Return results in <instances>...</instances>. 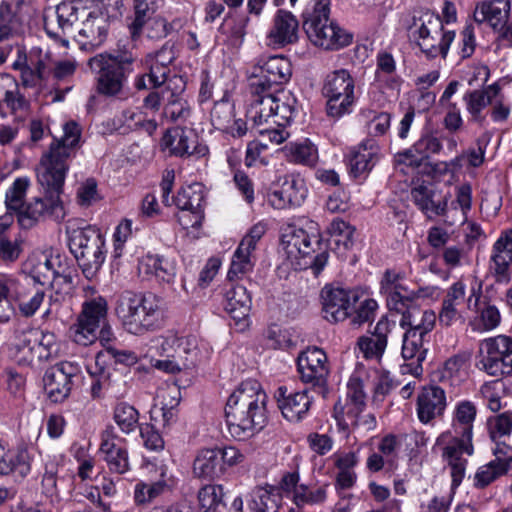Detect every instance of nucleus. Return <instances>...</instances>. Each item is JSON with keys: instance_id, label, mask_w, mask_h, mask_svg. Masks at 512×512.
Segmentation results:
<instances>
[{"instance_id": "1", "label": "nucleus", "mask_w": 512, "mask_h": 512, "mask_svg": "<svg viewBox=\"0 0 512 512\" xmlns=\"http://www.w3.org/2000/svg\"><path fill=\"white\" fill-rule=\"evenodd\" d=\"M81 138V128L75 121L63 125V136L54 138L41 156L37 168V181L43 190L42 197H36L25 204L30 181L26 177L14 180L7 189L5 205L10 215H15L19 225L30 229L40 222L52 220L60 223L66 216L61 199L63 186L70 161L76 156Z\"/></svg>"}, {"instance_id": "2", "label": "nucleus", "mask_w": 512, "mask_h": 512, "mask_svg": "<svg viewBox=\"0 0 512 512\" xmlns=\"http://www.w3.org/2000/svg\"><path fill=\"white\" fill-rule=\"evenodd\" d=\"M267 395L254 379L241 382L229 396L225 419L230 436L244 441L262 430L266 422Z\"/></svg>"}, {"instance_id": "3", "label": "nucleus", "mask_w": 512, "mask_h": 512, "mask_svg": "<svg viewBox=\"0 0 512 512\" xmlns=\"http://www.w3.org/2000/svg\"><path fill=\"white\" fill-rule=\"evenodd\" d=\"M135 57L131 53H99L87 65L96 74L95 91L100 96L123 100L129 96L128 78L133 73Z\"/></svg>"}, {"instance_id": "4", "label": "nucleus", "mask_w": 512, "mask_h": 512, "mask_svg": "<svg viewBox=\"0 0 512 512\" xmlns=\"http://www.w3.org/2000/svg\"><path fill=\"white\" fill-rule=\"evenodd\" d=\"M115 311L125 330L134 335L159 328L164 316L161 300L151 293L125 291L119 296Z\"/></svg>"}, {"instance_id": "5", "label": "nucleus", "mask_w": 512, "mask_h": 512, "mask_svg": "<svg viewBox=\"0 0 512 512\" xmlns=\"http://www.w3.org/2000/svg\"><path fill=\"white\" fill-rule=\"evenodd\" d=\"M251 103L247 117L257 127L274 124L286 127L294 114L295 98L283 89L268 90L249 88Z\"/></svg>"}, {"instance_id": "6", "label": "nucleus", "mask_w": 512, "mask_h": 512, "mask_svg": "<svg viewBox=\"0 0 512 512\" xmlns=\"http://www.w3.org/2000/svg\"><path fill=\"white\" fill-rule=\"evenodd\" d=\"M328 0H319L303 12V29L309 40L325 50H338L352 42V35L329 18Z\"/></svg>"}, {"instance_id": "7", "label": "nucleus", "mask_w": 512, "mask_h": 512, "mask_svg": "<svg viewBox=\"0 0 512 512\" xmlns=\"http://www.w3.org/2000/svg\"><path fill=\"white\" fill-rule=\"evenodd\" d=\"M83 291L85 300L69 334L76 344L88 346L97 341L98 330L107 321L108 304L93 286H86Z\"/></svg>"}, {"instance_id": "8", "label": "nucleus", "mask_w": 512, "mask_h": 512, "mask_svg": "<svg viewBox=\"0 0 512 512\" xmlns=\"http://www.w3.org/2000/svg\"><path fill=\"white\" fill-rule=\"evenodd\" d=\"M153 342L158 354L165 357L163 360H156L154 367L157 369L175 373L194 367L198 361L199 349L195 336L179 337L171 334L158 337Z\"/></svg>"}, {"instance_id": "9", "label": "nucleus", "mask_w": 512, "mask_h": 512, "mask_svg": "<svg viewBox=\"0 0 512 512\" xmlns=\"http://www.w3.org/2000/svg\"><path fill=\"white\" fill-rule=\"evenodd\" d=\"M412 29L416 44L428 58L446 57L455 32L444 29L440 16L426 11L414 19Z\"/></svg>"}, {"instance_id": "10", "label": "nucleus", "mask_w": 512, "mask_h": 512, "mask_svg": "<svg viewBox=\"0 0 512 512\" xmlns=\"http://www.w3.org/2000/svg\"><path fill=\"white\" fill-rule=\"evenodd\" d=\"M69 246L85 277L92 279L105 261V240L99 230L91 226L74 230Z\"/></svg>"}, {"instance_id": "11", "label": "nucleus", "mask_w": 512, "mask_h": 512, "mask_svg": "<svg viewBox=\"0 0 512 512\" xmlns=\"http://www.w3.org/2000/svg\"><path fill=\"white\" fill-rule=\"evenodd\" d=\"M472 437L466 429V432L448 430L441 433L436 439L434 448H441L442 458L451 468L453 488L458 487L465 476L467 460L463 458V455L471 456L474 453Z\"/></svg>"}, {"instance_id": "12", "label": "nucleus", "mask_w": 512, "mask_h": 512, "mask_svg": "<svg viewBox=\"0 0 512 512\" xmlns=\"http://www.w3.org/2000/svg\"><path fill=\"white\" fill-rule=\"evenodd\" d=\"M355 80L348 70L339 69L326 76L322 93L327 99V114L334 118L351 112L355 102Z\"/></svg>"}, {"instance_id": "13", "label": "nucleus", "mask_w": 512, "mask_h": 512, "mask_svg": "<svg viewBox=\"0 0 512 512\" xmlns=\"http://www.w3.org/2000/svg\"><path fill=\"white\" fill-rule=\"evenodd\" d=\"M479 365L490 376L501 378L512 374V338L498 335L483 340Z\"/></svg>"}, {"instance_id": "14", "label": "nucleus", "mask_w": 512, "mask_h": 512, "mask_svg": "<svg viewBox=\"0 0 512 512\" xmlns=\"http://www.w3.org/2000/svg\"><path fill=\"white\" fill-rule=\"evenodd\" d=\"M292 75L291 63L284 56L261 57L251 68L249 88L276 90Z\"/></svg>"}, {"instance_id": "15", "label": "nucleus", "mask_w": 512, "mask_h": 512, "mask_svg": "<svg viewBox=\"0 0 512 512\" xmlns=\"http://www.w3.org/2000/svg\"><path fill=\"white\" fill-rule=\"evenodd\" d=\"M297 369L303 383L310 384L318 394L326 397L329 366L327 355L321 348L313 346L302 351L297 357Z\"/></svg>"}, {"instance_id": "16", "label": "nucleus", "mask_w": 512, "mask_h": 512, "mask_svg": "<svg viewBox=\"0 0 512 512\" xmlns=\"http://www.w3.org/2000/svg\"><path fill=\"white\" fill-rule=\"evenodd\" d=\"M81 374V366L77 362L61 361L49 367L43 376L44 390L54 403L67 399L74 385V379Z\"/></svg>"}, {"instance_id": "17", "label": "nucleus", "mask_w": 512, "mask_h": 512, "mask_svg": "<svg viewBox=\"0 0 512 512\" xmlns=\"http://www.w3.org/2000/svg\"><path fill=\"white\" fill-rule=\"evenodd\" d=\"M174 203L180 210L177 215L179 224L184 228H195L201 225L204 218V187L200 183L182 187L176 197Z\"/></svg>"}, {"instance_id": "18", "label": "nucleus", "mask_w": 512, "mask_h": 512, "mask_svg": "<svg viewBox=\"0 0 512 512\" xmlns=\"http://www.w3.org/2000/svg\"><path fill=\"white\" fill-rule=\"evenodd\" d=\"M322 312L324 318L337 323L351 316V311L359 300L355 290L326 286L322 289Z\"/></svg>"}, {"instance_id": "19", "label": "nucleus", "mask_w": 512, "mask_h": 512, "mask_svg": "<svg viewBox=\"0 0 512 512\" xmlns=\"http://www.w3.org/2000/svg\"><path fill=\"white\" fill-rule=\"evenodd\" d=\"M18 59L13 63L14 69L22 72V78L26 85H36L38 82L48 79L51 74L54 61L51 53L41 48H32L29 55H21L22 51L17 46Z\"/></svg>"}, {"instance_id": "20", "label": "nucleus", "mask_w": 512, "mask_h": 512, "mask_svg": "<svg viewBox=\"0 0 512 512\" xmlns=\"http://www.w3.org/2000/svg\"><path fill=\"white\" fill-rule=\"evenodd\" d=\"M162 144L169 149L171 155L177 157L200 158L208 154V147L200 143L199 137L193 129L175 127L166 132Z\"/></svg>"}, {"instance_id": "21", "label": "nucleus", "mask_w": 512, "mask_h": 512, "mask_svg": "<svg viewBox=\"0 0 512 512\" xmlns=\"http://www.w3.org/2000/svg\"><path fill=\"white\" fill-rule=\"evenodd\" d=\"M401 315L399 325L405 329V333H413L419 336H427L435 327L437 315L431 309H422L412 299L395 310Z\"/></svg>"}, {"instance_id": "22", "label": "nucleus", "mask_w": 512, "mask_h": 512, "mask_svg": "<svg viewBox=\"0 0 512 512\" xmlns=\"http://www.w3.org/2000/svg\"><path fill=\"white\" fill-rule=\"evenodd\" d=\"M278 408L285 419L290 422H299L308 413L312 397L308 395V390L294 391L287 386H280L274 394Z\"/></svg>"}, {"instance_id": "23", "label": "nucleus", "mask_w": 512, "mask_h": 512, "mask_svg": "<svg viewBox=\"0 0 512 512\" xmlns=\"http://www.w3.org/2000/svg\"><path fill=\"white\" fill-rule=\"evenodd\" d=\"M307 195L305 183L294 176L284 177L279 188L268 194V202L275 209H286L300 206Z\"/></svg>"}, {"instance_id": "24", "label": "nucleus", "mask_w": 512, "mask_h": 512, "mask_svg": "<svg viewBox=\"0 0 512 512\" xmlns=\"http://www.w3.org/2000/svg\"><path fill=\"white\" fill-rule=\"evenodd\" d=\"M512 263V229L502 232L493 245L490 271L497 283L510 281L509 266Z\"/></svg>"}, {"instance_id": "25", "label": "nucleus", "mask_w": 512, "mask_h": 512, "mask_svg": "<svg viewBox=\"0 0 512 512\" xmlns=\"http://www.w3.org/2000/svg\"><path fill=\"white\" fill-rule=\"evenodd\" d=\"M299 22L289 11L279 9L267 34L268 44L284 47L298 40Z\"/></svg>"}, {"instance_id": "26", "label": "nucleus", "mask_w": 512, "mask_h": 512, "mask_svg": "<svg viewBox=\"0 0 512 512\" xmlns=\"http://www.w3.org/2000/svg\"><path fill=\"white\" fill-rule=\"evenodd\" d=\"M445 408V392L438 386L424 387L417 397V416L423 424L441 416Z\"/></svg>"}, {"instance_id": "27", "label": "nucleus", "mask_w": 512, "mask_h": 512, "mask_svg": "<svg viewBox=\"0 0 512 512\" xmlns=\"http://www.w3.org/2000/svg\"><path fill=\"white\" fill-rule=\"evenodd\" d=\"M391 331V324L387 318H381L371 336H362L357 341V346L365 359L379 361L387 347V337Z\"/></svg>"}, {"instance_id": "28", "label": "nucleus", "mask_w": 512, "mask_h": 512, "mask_svg": "<svg viewBox=\"0 0 512 512\" xmlns=\"http://www.w3.org/2000/svg\"><path fill=\"white\" fill-rule=\"evenodd\" d=\"M85 18L79 30L77 41L82 49H93L101 46L107 38L110 26L103 17L97 16L93 11L87 12Z\"/></svg>"}, {"instance_id": "29", "label": "nucleus", "mask_w": 512, "mask_h": 512, "mask_svg": "<svg viewBox=\"0 0 512 512\" xmlns=\"http://www.w3.org/2000/svg\"><path fill=\"white\" fill-rule=\"evenodd\" d=\"M509 14V0H484L476 5L473 18L476 23L487 22L494 30H497L507 23Z\"/></svg>"}, {"instance_id": "30", "label": "nucleus", "mask_w": 512, "mask_h": 512, "mask_svg": "<svg viewBox=\"0 0 512 512\" xmlns=\"http://www.w3.org/2000/svg\"><path fill=\"white\" fill-rule=\"evenodd\" d=\"M465 290L466 287L462 281H457L448 288L437 316L441 326L451 327L458 320H462L458 308L465 300Z\"/></svg>"}, {"instance_id": "31", "label": "nucleus", "mask_w": 512, "mask_h": 512, "mask_svg": "<svg viewBox=\"0 0 512 512\" xmlns=\"http://www.w3.org/2000/svg\"><path fill=\"white\" fill-rule=\"evenodd\" d=\"M404 274L395 270H386L382 279L380 292L386 297L390 310H399L411 299L406 295L407 288L403 284Z\"/></svg>"}, {"instance_id": "32", "label": "nucleus", "mask_w": 512, "mask_h": 512, "mask_svg": "<svg viewBox=\"0 0 512 512\" xmlns=\"http://www.w3.org/2000/svg\"><path fill=\"white\" fill-rule=\"evenodd\" d=\"M496 459L481 466L475 474V486L485 488L497 478L512 472V455L505 456L501 448L494 451Z\"/></svg>"}, {"instance_id": "33", "label": "nucleus", "mask_w": 512, "mask_h": 512, "mask_svg": "<svg viewBox=\"0 0 512 512\" xmlns=\"http://www.w3.org/2000/svg\"><path fill=\"white\" fill-rule=\"evenodd\" d=\"M282 245L287 259L296 267H302L300 260L312 251L311 238L303 229H293L290 233L284 234Z\"/></svg>"}, {"instance_id": "34", "label": "nucleus", "mask_w": 512, "mask_h": 512, "mask_svg": "<svg viewBox=\"0 0 512 512\" xmlns=\"http://www.w3.org/2000/svg\"><path fill=\"white\" fill-rule=\"evenodd\" d=\"M224 472L218 447L206 448L198 452L193 463L195 476L204 479H215L222 476Z\"/></svg>"}, {"instance_id": "35", "label": "nucleus", "mask_w": 512, "mask_h": 512, "mask_svg": "<svg viewBox=\"0 0 512 512\" xmlns=\"http://www.w3.org/2000/svg\"><path fill=\"white\" fill-rule=\"evenodd\" d=\"M100 451L111 472L124 474L130 469L128 452L126 447L117 437L102 440Z\"/></svg>"}, {"instance_id": "36", "label": "nucleus", "mask_w": 512, "mask_h": 512, "mask_svg": "<svg viewBox=\"0 0 512 512\" xmlns=\"http://www.w3.org/2000/svg\"><path fill=\"white\" fill-rule=\"evenodd\" d=\"M348 166L353 177H360L372 170L377 161V148L368 142L362 143L350 150Z\"/></svg>"}, {"instance_id": "37", "label": "nucleus", "mask_w": 512, "mask_h": 512, "mask_svg": "<svg viewBox=\"0 0 512 512\" xmlns=\"http://www.w3.org/2000/svg\"><path fill=\"white\" fill-rule=\"evenodd\" d=\"M226 312L237 322L245 320L251 308V296L246 287L235 285L226 292Z\"/></svg>"}, {"instance_id": "38", "label": "nucleus", "mask_w": 512, "mask_h": 512, "mask_svg": "<svg viewBox=\"0 0 512 512\" xmlns=\"http://www.w3.org/2000/svg\"><path fill=\"white\" fill-rule=\"evenodd\" d=\"M0 89L4 90L3 98L0 100V115L2 117L6 116L5 107L12 114L27 110L29 105L27 100L9 77H0Z\"/></svg>"}, {"instance_id": "39", "label": "nucleus", "mask_w": 512, "mask_h": 512, "mask_svg": "<svg viewBox=\"0 0 512 512\" xmlns=\"http://www.w3.org/2000/svg\"><path fill=\"white\" fill-rule=\"evenodd\" d=\"M365 408L366 404L360 405L348 402H345L344 405L337 402L334 405V418L336 420L338 430L345 438H348L354 422L358 420Z\"/></svg>"}, {"instance_id": "40", "label": "nucleus", "mask_w": 512, "mask_h": 512, "mask_svg": "<svg viewBox=\"0 0 512 512\" xmlns=\"http://www.w3.org/2000/svg\"><path fill=\"white\" fill-rule=\"evenodd\" d=\"M139 271L165 282H170L175 275L174 267L167 260L153 254H147L140 260Z\"/></svg>"}, {"instance_id": "41", "label": "nucleus", "mask_w": 512, "mask_h": 512, "mask_svg": "<svg viewBox=\"0 0 512 512\" xmlns=\"http://www.w3.org/2000/svg\"><path fill=\"white\" fill-rule=\"evenodd\" d=\"M59 263L58 258L49 257L41 254L30 260V274L35 282L45 285L55 280L59 274V270L55 268V264Z\"/></svg>"}, {"instance_id": "42", "label": "nucleus", "mask_w": 512, "mask_h": 512, "mask_svg": "<svg viewBox=\"0 0 512 512\" xmlns=\"http://www.w3.org/2000/svg\"><path fill=\"white\" fill-rule=\"evenodd\" d=\"M23 32L21 18L12 10V7L2 2L0 5V40L13 41Z\"/></svg>"}, {"instance_id": "43", "label": "nucleus", "mask_w": 512, "mask_h": 512, "mask_svg": "<svg viewBox=\"0 0 512 512\" xmlns=\"http://www.w3.org/2000/svg\"><path fill=\"white\" fill-rule=\"evenodd\" d=\"M471 353L467 351L459 352L444 363L443 378H447L452 384H459L468 376L469 361Z\"/></svg>"}, {"instance_id": "44", "label": "nucleus", "mask_w": 512, "mask_h": 512, "mask_svg": "<svg viewBox=\"0 0 512 512\" xmlns=\"http://www.w3.org/2000/svg\"><path fill=\"white\" fill-rule=\"evenodd\" d=\"M163 114L172 122H185L191 115V108L180 93L170 91L167 93Z\"/></svg>"}, {"instance_id": "45", "label": "nucleus", "mask_w": 512, "mask_h": 512, "mask_svg": "<svg viewBox=\"0 0 512 512\" xmlns=\"http://www.w3.org/2000/svg\"><path fill=\"white\" fill-rule=\"evenodd\" d=\"M255 265L254 251L239 244L234 252L230 269L228 271V279L230 281L240 278L244 274L252 271Z\"/></svg>"}, {"instance_id": "46", "label": "nucleus", "mask_w": 512, "mask_h": 512, "mask_svg": "<svg viewBox=\"0 0 512 512\" xmlns=\"http://www.w3.org/2000/svg\"><path fill=\"white\" fill-rule=\"evenodd\" d=\"M425 336L413 333H404L402 343V357L405 360H411L412 364L416 363L418 369L426 358L427 349L424 348Z\"/></svg>"}, {"instance_id": "47", "label": "nucleus", "mask_w": 512, "mask_h": 512, "mask_svg": "<svg viewBox=\"0 0 512 512\" xmlns=\"http://www.w3.org/2000/svg\"><path fill=\"white\" fill-rule=\"evenodd\" d=\"M278 501L272 489L256 487L251 493L249 508L252 512H278Z\"/></svg>"}, {"instance_id": "48", "label": "nucleus", "mask_w": 512, "mask_h": 512, "mask_svg": "<svg viewBox=\"0 0 512 512\" xmlns=\"http://www.w3.org/2000/svg\"><path fill=\"white\" fill-rule=\"evenodd\" d=\"M285 152L291 162L314 166L318 161L317 148L308 141L303 143H294L285 147Z\"/></svg>"}, {"instance_id": "49", "label": "nucleus", "mask_w": 512, "mask_h": 512, "mask_svg": "<svg viewBox=\"0 0 512 512\" xmlns=\"http://www.w3.org/2000/svg\"><path fill=\"white\" fill-rule=\"evenodd\" d=\"M162 0H134L135 18L130 24L132 36L141 31L144 24L159 9Z\"/></svg>"}, {"instance_id": "50", "label": "nucleus", "mask_w": 512, "mask_h": 512, "mask_svg": "<svg viewBox=\"0 0 512 512\" xmlns=\"http://www.w3.org/2000/svg\"><path fill=\"white\" fill-rule=\"evenodd\" d=\"M41 348V344L36 340L24 338L13 344L10 348L11 356L20 365H30L34 360L40 359L41 355H37V351Z\"/></svg>"}, {"instance_id": "51", "label": "nucleus", "mask_w": 512, "mask_h": 512, "mask_svg": "<svg viewBox=\"0 0 512 512\" xmlns=\"http://www.w3.org/2000/svg\"><path fill=\"white\" fill-rule=\"evenodd\" d=\"M87 12L74 2H62L56 8L58 24L62 30L70 29L80 18L85 17Z\"/></svg>"}, {"instance_id": "52", "label": "nucleus", "mask_w": 512, "mask_h": 512, "mask_svg": "<svg viewBox=\"0 0 512 512\" xmlns=\"http://www.w3.org/2000/svg\"><path fill=\"white\" fill-rule=\"evenodd\" d=\"M223 488L220 485H206L198 492L199 507L203 512H216L223 505Z\"/></svg>"}, {"instance_id": "53", "label": "nucleus", "mask_w": 512, "mask_h": 512, "mask_svg": "<svg viewBox=\"0 0 512 512\" xmlns=\"http://www.w3.org/2000/svg\"><path fill=\"white\" fill-rule=\"evenodd\" d=\"M476 417V407L472 402L463 401L458 404L455 412V420L452 430L455 432L469 431V435L473 436V422Z\"/></svg>"}, {"instance_id": "54", "label": "nucleus", "mask_w": 512, "mask_h": 512, "mask_svg": "<svg viewBox=\"0 0 512 512\" xmlns=\"http://www.w3.org/2000/svg\"><path fill=\"white\" fill-rule=\"evenodd\" d=\"M168 488L165 480H159L153 483L139 482L134 489V502L137 505H145L153 499L160 496Z\"/></svg>"}, {"instance_id": "55", "label": "nucleus", "mask_w": 512, "mask_h": 512, "mask_svg": "<svg viewBox=\"0 0 512 512\" xmlns=\"http://www.w3.org/2000/svg\"><path fill=\"white\" fill-rule=\"evenodd\" d=\"M114 420L124 433L134 431L138 425L139 413L127 403H119L114 410Z\"/></svg>"}, {"instance_id": "56", "label": "nucleus", "mask_w": 512, "mask_h": 512, "mask_svg": "<svg viewBox=\"0 0 512 512\" xmlns=\"http://www.w3.org/2000/svg\"><path fill=\"white\" fill-rule=\"evenodd\" d=\"M328 485H322L314 490H310L306 485L301 484L293 496V502L297 507L305 505H317L325 502L327 498Z\"/></svg>"}, {"instance_id": "57", "label": "nucleus", "mask_w": 512, "mask_h": 512, "mask_svg": "<svg viewBox=\"0 0 512 512\" xmlns=\"http://www.w3.org/2000/svg\"><path fill=\"white\" fill-rule=\"evenodd\" d=\"M467 110L472 115L474 121L482 123L484 117L482 110L491 103V99L485 90H473L464 96Z\"/></svg>"}, {"instance_id": "58", "label": "nucleus", "mask_w": 512, "mask_h": 512, "mask_svg": "<svg viewBox=\"0 0 512 512\" xmlns=\"http://www.w3.org/2000/svg\"><path fill=\"white\" fill-rule=\"evenodd\" d=\"M354 231V227L338 218L334 219L329 226V233L334 237L335 243L342 244L345 249L352 247Z\"/></svg>"}, {"instance_id": "59", "label": "nucleus", "mask_w": 512, "mask_h": 512, "mask_svg": "<svg viewBox=\"0 0 512 512\" xmlns=\"http://www.w3.org/2000/svg\"><path fill=\"white\" fill-rule=\"evenodd\" d=\"M211 123L219 130L228 129L233 120V106L228 101L215 103L211 110Z\"/></svg>"}, {"instance_id": "60", "label": "nucleus", "mask_w": 512, "mask_h": 512, "mask_svg": "<svg viewBox=\"0 0 512 512\" xmlns=\"http://www.w3.org/2000/svg\"><path fill=\"white\" fill-rule=\"evenodd\" d=\"M490 436L493 440L509 435L512 431V412L506 411L488 419Z\"/></svg>"}, {"instance_id": "61", "label": "nucleus", "mask_w": 512, "mask_h": 512, "mask_svg": "<svg viewBox=\"0 0 512 512\" xmlns=\"http://www.w3.org/2000/svg\"><path fill=\"white\" fill-rule=\"evenodd\" d=\"M122 0H100L97 7L93 12L106 20V23L110 26V23L118 19L122 15Z\"/></svg>"}, {"instance_id": "62", "label": "nucleus", "mask_w": 512, "mask_h": 512, "mask_svg": "<svg viewBox=\"0 0 512 512\" xmlns=\"http://www.w3.org/2000/svg\"><path fill=\"white\" fill-rule=\"evenodd\" d=\"M378 305L373 299L364 300L360 306L355 310L354 315L351 318V324L354 327H360L364 323L370 322L375 317V312Z\"/></svg>"}, {"instance_id": "63", "label": "nucleus", "mask_w": 512, "mask_h": 512, "mask_svg": "<svg viewBox=\"0 0 512 512\" xmlns=\"http://www.w3.org/2000/svg\"><path fill=\"white\" fill-rule=\"evenodd\" d=\"M414 150L427 159L431 154L439 153L442 149L441 141L432 134L422 135L413 145Z\"/></svg>"}, {"instance_id": "64", "label": "nucleus", "mask_w": 512, "mask_h": 512, "mask_svg": "<svg viewBox=\"0 0 512 512\" xmlns=\"http://www.w3.org/2000/svg\"><path fill=\"white\" fill-rule=\"evenodd\" d=\"M361 378L357 374L351 375L347 383V398L346 402L356 404H366V394Z\"/></svg>"}]
</instances>
